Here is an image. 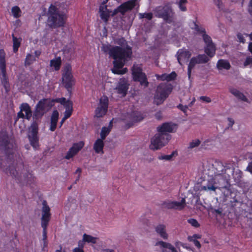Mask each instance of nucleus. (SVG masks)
I'll return each mask as SVG.
<instances>
[{
	"label": "nucleus",
	"mask_w": 252,
	"mask_h": 252,
	"mask_svg": "<svg viewBox=\"0 0 252 252\" xmlns=\"http://www.w3.org/2000/svg\"><path fill=\"white\" fill-rule=\"evenodd\" d=\"M61 64V59L60 57L57 58L55 60L50 61V65L53 66L56 70H58Z\"/></svg>",
	"instance_id": "473e14b6"
},
{
	"label": "nucleus",
	"mask_w": 252,
	"mask_h": 252,
	"mask_svg": "<svg viewBox=\"0 0 252 252\" xmlns=\"http://www.w3.org/2000/svg\"><path fill=\"white\" fill-rule=\"evenodd\" d=\"M156 245H159L162 248L168 249L170 250L172 252H177L176 249L171 244L168 243L163 241H159L157 243Z\"/></svg>",
	"instance_id": "7c9ffc66"
},
{
	"label": "nucleus",
	"mask_w": 252,
	"mask_h": 252,
	"mask_svg": "<svg viewBox=\"0 0 252 252\" xmlns=\"http://www.w3.org/2000/svg\"><path fill=\"white\" fill-rule=\"evenodd\" d=\"M177 107L180 109L181 111H183L184 113H185L188 108V107L187 106V105H183L182 104H180Z\"/></svg>",
	"instance_id": "13d9d810"
},
{
	"label": "nucleus",
	"mask_w": 252,
	"mask_h": 252,
	"mask_svg": "<svg viewBox=\"0 0 252 252\" xmlns=\"http://www.w3.org/2000/svg\"><path fill=\"white\" fill-rule=\"evenodd\" d=\"M176 129V125L171 123H165L157 127L158 132L160 133L169 134L168 132H173Z\"/></svg>",
	"instance_id": "2eb2a0df"
},
{
	"label": "nucleus",
	"mask_w": 252,
	"mask_h": 252,
	"mask_svg": "<svg viewBox=\"0 0 252 252\" xmlns=\"http://www.w3.org/2000/svg\"><path fill=\"white\" fill-rule=\"evenodd\" d=\"M25 118V115L23 114V111H20L17 113V119Z\"/></svg>",
	"instance_id": "e2e57ef3"
},
{
	"label": "nucleus",
	"mask_w": 252,
	"mask_h": 252,
	"mask_svg": "<svg viewBox=\"0 0 252 252\" xmlns=\"http://www.w3.org/2000/svg\"><path fill=\"white\" fill-rule=\"evenodd\" d=\"M131 117L132 121L134 122H139L143 119L142 114L139 112H133L131 114Z\"/></svg>",
	"instance_id": "f704fd0d"
},
{
	"label": "nucleus",
	"mask_w": 252,
	"mask_h": 252,
	"mask_svg": "<svg viewBox=\"0 0 252 252\" xmlns=\"http://www.w3.org/2000/svg\"><path fill=\"white\" fill-rule=\"evenodd\" d=\"M20 109L21 111L25 112V118L30 120L32 116V111L29 105L26 103H22L20 107Z\"/></svg>",
	"instance_id": "4be33fe9"
},
{
	"label": "nucleus",
	"mask_w": 252,
	"mask_h": 252,
	"mask_svg": "<svg viewBox=\"0 0 252 252\" xmlns=\"http://www.w3.org/2000/svg\"><path fill=\"white\" fill-rule=\"evenodd\" d=\"M248 10L251 15H252V0H251L249 3Z\"/></svg>",
	"instance_id": "0e129e2a"
},
{
	"label": "nucleus",
	"mask_w": 252,
	"mask_h": 252,
	"mask_svg": "<svg viewBox=\"0 0 252 252\" xmlns=\"http://www.w3.org/2000/svg\"><path fill=\"white\" fill-rule=\"evenodd\" d=\"M108 99L107 96L101 97L99 103L95 111V116L97 118L102 117L105 115L108 109Z\"/></svg>",
	"instance_id": "f8f14e48"
},
{
	"label": "nucleus",
	"mask_w": 252,
	"mask_h": 252,
	"mask_svg": "<svg viewBox=\"0 0 252 252\" xmlns=\"http://www.w3.org/2000/svg\"><path fill=\"white\" fill-rule=\"evenodd\" d=\"M137 0H130L121 4L117 8L115 9L112 15L114 16L120 12L122 15H124L126 12L131 10L136 5Z\"/></svg>",
	"instance_id": "9b49d317"
},
{
	"label": "nucleus",
	"mask_w": 252,
	"mask_h": 252,
	"mask_svg": "<svg viewBox=\"0 0 252 252\" xmlns=\"http://www.w3.org/2000/svg\"><path fill=\"white\" fill-rule=\"evenodd\" d=\"M154 12L157 17L162 18L168 23H171L173 22L175 13L171 6L169 4L156 8Z\"/></svg>",
	"instance_id": "423d86ee"
},
{
	"label": "nucleus",
	"mask_w": 252,
	"mask_h": 252,
	"mask_svg": "<svg viewBox=\"0 0 252 252\" xmlns=\"http://www.w3.org/2000/svg\"><path fill=\"white\" fill-rule=\"evenodd\" d=\"M84 146V143L80 142L74 144L73 146L69 149V151L67 153L65 158L66 159H69L73 157L77 152L80 151Z\"/></svg>",
	"instance_id": "dca6fc26"
},
{
	"label": "nucleus",
	"mask_w": 252,
	"mask_h": 252,
	"mask_svg": "<svg viewBox=\"0 0 252 252\" xmlns=\"http://www.w3.org/2000/svg\"><path fill=\"white\" fill-rule=\"evenodd\" d=\"M140 18H146L148 20H151L153 18V14L152 13H145L139 14Z\"/></svg>",
	"instance_id": "09e8293b"
},
{
	"label": "nucleus",
	"mask_w": 252,
	"mask_h": 252,
	"mask_svg": "<svg viewBox=\"0 0 252 252\" xmlns=\"http://www.w3.org/2000/svg\"><path fill=\"white\" fill-rule=\"evenodd\" d=\"M188 222L190 223L192 226L195 227H198L199 226V224L198 221L193 219H190L188 220Z\"/></svg>",
	"instance_id": "3c124183"
},
{
	"label": "nucleus",
	"mask_w": 252,
	"mask_h": 252,
	"mask_svg": "<svg viewBox=\"0 0 252 252\" xmlns=\"http://www.w3.org/2000/svg\"><path fill=\"white\" fill-rule=\"evenodd\" d=\"M13 39V49L14 53H16L18 51V48L20 46L22 39L21 38H17L14 34H12Z\"/></svg>",
	"instance_id": "c756f323"
},
{
	"label": "nucleus",
	"mask_w": 252,
	"mask_h": 252,
	"mask_svg": "<svg viewBox=\"0 0 252 252\" xmlns=\"http://www.w3.org/2000/svg\"><path fill=\"white\" fill-rule=\"evenodd\" d=\"M221 178L222 180L221 176H217V178L215 177V173L214 172V178L211 179L208 181V184L206 186H203L201 187L202 190H210L215 191L218 187L216 186V180H218ZM222 182L221 181V183Z\"/></svg>",
	"instance_id": "f3484780"
},
{
	"label": "nucleus",
	"mask_w": 252,
	"mask_h": 252,
	"mask_svg": "<svg viewBox=\"0 0 252 252\" xmlns=\"http://www.w3.org/2000/svg\"><path fill=\"white\" fill-rule=\"evenodd\" d=\"M156 231L164 239L168 238V235L166 232L165 226L164 225H158L156 227Z\"/></svg>",
	"instance_id": "b1692460"
},
{
	"label": "nucleus",
	"mask_w": 252,
	"mask_h": 252,
	"mask_svg": "<svg viewBox=\"0 0 252 252\" xmlns=\"http://www.w3.org/2000/svg\"><path fill=\"white\" fill-rule=\"evenodd\" d=\"M97 239V238L93 237L86 234H84L83 236V241L88 243L95 244L96 243Z\"/></svg>",
	"instance_id": "72a5a7b5"
},
{
	"label": "nucleus",
	"mask_w": 252,
	"mask_h": 252,
	"mask_svg": "<svg viewBox=\"0 0 252 252\" xmlns=\"http://www.w3.org/2000/svg\"><path fill=\"white\" fill-rule=\"evenodd\" d=\"M71 71V66L68 64H66L64 67L62 79L65 87L68 90H69L71 88L73 83V80L72 79L73 76L72 75Z\"/></svg>",
	"instance_id": "9d476101"
},
{
	"label": "nucleus",
	"mask_w": 252,
	"mask_h": 252,
	"mask_svg": "<svg viewBox=\"0 0 252 252\" xmlns=\"http://www.w3.org/2000/svg\"><path fill=\"white\" fill-rule=\"evenodd\" d=\"M237 37L239 39V41L240 42H242V43H244L245 41V40L244 39V36H243V35L241 34V33H238L237 34Z\"/></svg>",
	"instance_id": "bf43d9fd"
},
{
	"label": "nucleus",
	"mask_w": 252,
	"mask_h": 252,
	"mask_svg": "<svg viewBox=\"0 0 252 252\" xmlns=\"http://www.w3.org/2000/svg\"><path fill=\"white\" fill-rule=\"evenodd\" d=\"M128 88L127 84L124 81H122L118 84L116 89L117 90L118 94H121L122 96H124L126 94Z\"/></svg>",
	"instance_id": "412c9836"
},
{
	"label": "nucleus",
	"mask_w": 252,
	"mask_h": 252,
	"mask_svg": "<svg viewBox=\"0 0 252 252\" xmlns=\"http://www.w3.org/2000/svg\"><path fill=\"white\" fill-rule=\"evenodd\" d=\"M213 1L220 9H222V3L221 2V0H213Z\"/></svg>",
	"instance_id": "6e6d98bb"
},
{
	"label": "nucleus",
	"mask_w": 252,
	"mask_h": 252,
	"mask_svg": "<svg viewBox=\"0 0 252 252\" xmlns=\"http://www.w3.org/2000/svg\"><path fill=\"white\" fill-rule=\"evenodd\" d=\"M40 121H35L32 122L30 127L28 133V138L31 145L34 148L36 149L38 147L39 137L37 135L38 131V125Z\"/></svg>",
	"instance_id": "6e6552de"
},
{
	"label": "nucleus",
	"mask_w": 252,
	"mask_h": 252,
	"mask_svg": "<svg viewBox=\"0 0 252 252\" xmlns=\"http://www.w3.org/2000/svg\"><path fill=\"white\" fill-rule=\"evenodd\" d=\"M177 60L179 63L182 65V62L187 61L191 56V53L187 50L181 49L179 50L177 53Z\"/></svg>",
	"instance_id": "a211bd4d"
},
{
	"label": "nucleus",
	"mask_w": 252,
	"mask_h": 252,
	"mask_svg": "<svg viewBox=\"0 0 252 252\" xmlns=\"http://www.w3.org/2000/svg\"><path fill=\"white\" fill-rule=\"evenodd\" d=\"M173 209L182 210L186 206V200L184 198H182L180 202L173 201Z\"/></svg>",
	"instance_id": "2f4dec72"
},
{
	"label": "nucleus",
	"mask_w": 252,
	"mask_h": 252,
	"mask_svg": "<svg viewBox=\"0 0 252 252\" xmlns=\"http://www.w3.org/2000/svg\"><path fill=\"white\" fill-rule=\"evenodd\" d=\"M199 99L207 103H209L211 101V98L206 96H201L199 97Z\"/></svg>",
	"instance_id": "4d7b16f0"
},
{
	"label": "nucleus",
	"mask_w": 252,
	"mask_h": 252,
	"mask_svg": "<svg viewBox=\"0 0 252 252\" xmlns=\"http://www.w3.org/2000/svg\"><path fill=\"white\" fill-rule=\"evenodd\" d=\"M47 24L52 29L63 27L65 24V15L61 13L54 5H51L47 13Z\"/></svg>",
	"instance_id": "7ed1b4c3"
},
{
	"label": "nucleus",
	"mask_w": 252,
	"mask_h": 252,
	"mask_svg": "<svg viewBox=\"0 0 252 252\" xmlns=\"http://www.w3.org/2000/svg\"><path fill=\"white\" fill-rule=\"evenodd\" d=\"M102 51L104 53H108L110 56L115 60L113 61L114 67L112 69V72L115 74H123L127 70L126 68L123 70H120L124 65L127 59L130 58L132 54L131 49L126 45V47L115 46L103 45Z\"/></svg>",
	"instance_id": "f257e3e1"
},
{
	"label": "nucleus",
	"mask_w": 252,
	"mask_h": 252,
	"mask_svg": "<svg viewBox=\"0 0 252 252\" xmlns=\"http://www.w3.org/2000/svg\"><path fill=\"white\" fill-rule=\"evenodd\" d=\"M216 178L217 176L222 177V184L228 183L230 180L231 175L234 182L239 183L242 177V172L239 169L235 170L234 168L230 167L228 165L224 166L221 162H216L214 165Z\"/></svg>",
	"instance_id": "f03ea898"
},
{
	"label": "nucleus",
	"mask_w": 252,
	"mask_h": 252,
	"mask_svg": "<svg viewBox=\"0 0 252 252\" xmlns=\"http://www.w3.org/2000/svg\"><path fill=\"white\" fill-rule=\"evenodd\" d=\"M228 126L232 127L234 124V120L231 118H228Z\"/></svg>",
	"instance_id": "052dcab7"
},
{
	"label": "nucleus",
	"mask_w": 252,
	"mask_h": 252,
	"mask_svg": "<svg viewBox=\"0 0 252 252\" xmlns=\"http://www.w3.org/2000/svg\"><path fill=\"white\" fill-rule=\"evenodd\" d=\"M56 126H57L56 123H51V126H50V130L52 131H55V130L56 128Z\"/></svg>",
	"instance_id": "680f3d73"
},
{
	"label": "nucleus",
	"mask_w": 252,
	"mask_h": 252,
	"mask_svg": "<svg viewBox=\"0 0 252 252\" xmlns=\"http://www.w3.org/2000/svg\"><path fill=\"white\" fill-rule=\"evenodd\" d=\"M101 252H115V251L112 249H106L102 250Z\"/></svg>",
	"instance_id": "774afa93"
},
{
	"label": "nucleus",
	"mask_w": 252,
	"mask_h": 252,
	"mask_svg": "<svg viewBox=\"0 0 252 252\" xmlns=\"http://www.w3.org/2000/svg\"><path fill=\"white\" fill-rule=\"evenodd\" d=\"M158 79H160L162 81L166 80V74H163L161 75L158 76Z\"/></svg>",
	"instance_id": "69168bd1"
},
{
	"label": "nucleus",
	"mask_w": 252,
	"mask_h": 252,
	"mask_svg": "<svg viewBox=\"0 0 252 252\" xmlns=\"http://www.w3.org/2000/svg\"><path fill=\"white\" fill-rule=\"evenodd\" d=\"M0 75H1V82L5 88L6 92H8L9 90V84L8 82V80L6 75V68H0Z\"/></svg>",
	"instance_id": "6ab92c4d"
},
{
	"label": "nucleus",
	"mask_w": 252,
	"mask_h": 252,
	"mask_svg": "<svg viewBox=\"0 0 252 252\" xmlns=\"http://www.w3.org/2000/svg\"><path fill=\"white\" fill-rule=\"evenodd\" d=\"M170 85L162 83L157 89L154 97V103L157 105L161 104L172 91Z\"/></svg>",
	"instance_id": "39448f33"
},
{
	"label": "nucleus",
	"mask_w": 252,
	"mask_h": 252,
	"mask_svg": "<svg viewBox=\"0 0 252 252\" xmlns=\"http://www.w3.org/2000/svg\"><path fill=\"white\" fill-rule=\"evenodd\" d=\"M217 66L218 68L220 70L222 69L228 70L231 66L228 61L222 59L218 61Z\"/></svg>",
	"instance_id": "cd10ccee"
},
{
	"label": "nucleus",
	"mask_w": 252,
	"mask_h": 252,
	"mask_svg": "<svg viewBox=\"0 0 252 252\" xmlns=\"http://www.w3.org/2000/svg\"><path fill=\"white\" fill-rule=\"evenodd\" d=\"M73 252H84L81 248H75L73 250Z\"/></svg>",
	"instance_id": "338daca9"
},
{
	"label": "nucleus",
	"mask_w": 252,
	"mask_h": 252,
	"mask_svg": "<svg viewBox=\"0 0 252 252\" xmlns=\"http://www.w3.org/2000/svg\"><path fill=\"white\" fill-rule=\"evenodd\" d=\"M55 101L48 99L40 100L35 106L32 116L33 121H39V119L42 118L46 112L52 108Z\"/></svg>",
	"instance_id": "20e7f679"
},
{
	"label": "nucleus",
	"mask_w": 252,
	"mask_h": 252,
	"mask_svg": "<svg viewBox=\"0 0 252 252\" xmlns=\"http://www.w3.org/2000/svg\"><path fill=\"white\" fill-rule=\"evenodd\" d=\"M229 92L233 94L235 96L237 97L238 99H241L245 102H248V98L245 95L239 91L234 88H230L229 89Z\"/></svg>",
	"instance_id": "5701e85b"
},
{
	"label": "nucleus",
	"mask_w": 252,
	"mask_h": 252,
	"mask_svg": "<svg viewBox=\"0 0 252 252\" xmlns=\"http://www.w3.org/2000/svg\"><path fill=\"white\" fill-rule=\"evenodd\" d=\"M99 12L101 18L105 21H107L109 15V12L107 8V6L100 5L99 7Z\"/></svg>",
	"instance_id": "bb28decb"
},
{
	"label": "nucleus",
	"mask_w": 252,
	"mask_h": 252,
	"mask_svg": "<svg viewBox=\"0 0 252 252\" xmlns=\"http://www.w3.org/2000/svg\"><path fill=\"white\" fill-rule=\"evenodd\" d=\"M196 64H200L197 61L195 57H193L191 59L188 68V75L189 78H190L191 75V71L192 68Z\"/></svg>",
	"instance_id": "c85d7f7f"
},
{
	"label": "nucleus",
	"mask_w": 252,
	"mask_h": 252,
	"mask_svg": "<svg viewBox=\"0 0 252 252\" xmlns=\"http://www.w3.org/2000/svg\"><path fill=\"white\" fill-rule=\"evenodd\" d=\"M171 139L170 134L160 133L158 132L151 140L150 148L155 150L160 149L165 146Z\"/></svg>",
	"instance_id": "0eeeda50"
},
{
	"label": "nucleus",
	"mask_w": 252,
	"mask_h": 252,
	"mask_svg": "<svg viewBox=\"0 0 252 252\" xmlns=\"http://www.w3.org/2000/svg\"><path fill=\"white\" fill-rule=\"evenodd\" d=\"M203 38L204 41L206 43V45L213 43L211 38L209 36H208V35H207L206 34H204L203 35Z\"/></svg>",
	"instance_id": "603ef678"
},
{
	"label": "nucleus",
	"mask_w": 252,
	"mask_h": 252,
	"mask_svg": "<svg viewBox=\"0 0 252 252\" xmlns=\"http://www.w3.org/2000/svg\"><path fill=\"white\" fill-rule=\"evenodd\" d=\"M200 141L197 139L192 140L189 144V149H193L198 147L200 144Z\"/></svg>",
	"instance_id": "c03bdc74"
},
{
	"label": "nucleus",
	"mask_w": 252,
	"mask_h": 252,
	"mask_svg": "<svg viewBox=\"0 0 252 252\" xmlns=\"http://www.w3.org/2000/svg\"><path fill=\"white\" fill-rule=\"evenodd\" d=\"M188 239L190 242H193L194 245L198 248H200L201 247V244H200L199 242L196 239L193 238L192 237L189 236L188 237Z\"/></svg>",
	"instance_id": "8fccbe9b"
},
{
	"label": "nucleus",
	"mask_w": 252,
	"mask_h": 252,
	"mask_svg": "<svg viewBox=\"0 0 252 252\" xmlns=\"http://www.w3.org/2000/svg\"><path fill=\"white\" fill-rule=\"evenodd\" d=\"M11 146L12 145L8 141V138L4 137L0 144V150L3 151L4 154L7 155L11 153L10 150Z\"/></svg>",
	"instance_id": "aec40b11"
},
{
	"label": "nucleus",
	"mask_w": 252,
	"mask_h": 252,
	"mask_svg": "<svg viewBox=\"0 0 252 252\" xmlns=\"http://www.w3.org/2000/svg\"><path fill=\"white\" fill-rule=\"evenodd\" d=\"M59 118V112L57 110L53 111L51 118V123H57Z\"/></svg>",
	"instance_id": "a18cd8bd"
},
{
	"label": "nucleus",
	"mask_w": 252,
	"mask_h": 252,
	"mask_svg": "<svg viewBox=\"0 0 252 252\" xmlns=\"http://www.w3.org/2000/svg\"><path fill=\"white\" fill-rule=\"evenodd\" d=\"M173 201H167L165 202L163 205L166 208L173 209Z\"/></svg>",
	"instance_id": "864d4df0"
},
{
	"label": "nucleus",
	"mask_w": 252,
	"mask_h": 252,
	"mask_svg": "<svg viewBox=\"0 0 252 252\" xmlns=\"http://www.w3.org/2000/svg\"><path fill=\"white\" fill-rule=\"evenodd\" d=\"M249 158L252 160L249 163L248 165L246 168V171L249 172L252 174V154H251Z\"/></svg>",
	"instance_id": "5fc2aeb1"
},
{
	"label": "nucleus",
	"mask_w": 252,
	"mask_h": 252,
	"mask_svg": "<svg viewBox=\"0 0 252 252\" xmlns=\"http://www.w3.org/2000/svg\"><path fill=\"white\" fill-rule=\"evenodd\" d=\"M132 75L135 81H138L140 85L147 87L149 82L146 74L142 72L141 67L138 64H134L132 67Z\"/></svg>",
	"instance_id": "1a4fd4ad"
},
{
	"label": "nucleus",
	"mask_w": 252,
	"mask_h": 252,
	"mask_svg": "<svg viewBox=\"0 0 252 252\" xmlns=\"http://www.w3.org/2000/svg\"><path fill=\"white\" fill-rule=\"evenodd\" d=\"M41 223L48 224L51 218L50 209L47 205L46 201L42 202Z\"/></svg>",
	"instance_id": "4468645a"
},
{
	"label": "nucleus",
	"mask_w": 252,
	"mask_h": 252,
	"mask_svg": "<svg viewBox=\"0 0 252 252\" xmlns=\"http://www.w3.org/2000/svg\"><path fill=\"white\" fill-rule=\"evenodd\" d=\"M55 102L60 103L63 105L65 108L64 114L66 115V116H70L71 115L73 110V103L72 101L69 100H66L64 97L61 98H57L55 100Z\"/></svg>",
	"instance_id": "ddd939ff"
},
{
	"label": "nucleus",
	"mask_w": 252,
	"mask_h": 252,
	"mask_svg": "<svg viewBox=\"0 0 252 252\" xmlns=\"http://www.w3.org/2000/svg\"><path fill=\"white\" fill-rule=\"evenodd\" d=\"M195 58L200 64L205 63L208 62L209 59L205 54L199 55Z\"/></svg>",
	"instance_id": "c9c22d12"
},
{
	"label": "nucleus",
	"mask_w": 252,
	"mask_h": 252,
	"mask_svg": "<svg viewBox=\"0 0 252 252\" xmlns=\"http://www.w3.org/2000/svg\"><path fill=\"white\" fill-rule=\"evenodd\" d=\"M174 155H177V153L176 151L173 152L172 153L169 155H163L158 157V159L160 160H170L174 156Z\"/></svg>",
	"instance_id": "79ce46f5"
},
{
	"label": "nucleus",
	"mask_w": 252,
	"mask_h": 252,
	"mask_svg": "<svg viewBox=\"0 0 252 252\" xmlns=\"http://www.w3.org/2000/svg\"><path fill=\"white\" fill-rule=\"evenodd\" d=\"M102 139H98L95 142L94 145V149L96 153H103V148L104 147V143Z\"/></svg>",
	"instance_id": "393cba45"
},
{
	"label": "nucleus",
	"mask_w": 252,
	"mask_h": 252,
	"mask_svg": "<svg viewBox=\"0 0 252 252\" xmlns=\"http://www.w3.org/2000/svg\"><path fill=\"white\" fill-rule=\"evenodd\" d=\"M187 2V0H179V1L177 2L181 11H185L187 10V8L185 5Z\"/></svg>",
	"instance_id": "37998d69"
},
{
	"label": "nucleus",
	"mask_w": 252,
	"mask_h": 252,
	"mask_svg": "<svg viewBox=\"0 0 252 252\" xmlns=\"http://www.w3.org/2000/svg\"><path fill=\"white\" fill-rule=\"evenodd\" d=\"M48 225V224L41 223V226L43 228V240L44 241V243H46V240L47 238L46 228Z\"/></svg>",
	"instance_id": "49530a36"
},
{
	"label": "nucleus",
	"mask_w": 252,
	"mask_h": 252,
	"mask_svg": "<svg viewBox=\"0 0 252 252\" xmlns=\"http://www.w3.org/2000/svg\"><path fill=\"white\" fill-rule=\"evenodd\" d=\"M6 172L7 173H9L12 176L15 178H18L19 177L18 172L14 166H10L8 169H6Z\"/></svg>",
	"instance_id": "58836bf2"
},
{
	"label": "nucleus",
	"mask_w": 252,
	"mask_h": 252,
	"mask_svg": "<svg viewBox=\"0 0 252 252\" xmlns=\"http://www.w3.org/2000/svg\"><path fill=\"white\" fill-rule=\"evenodd\" d=\"M205 52L210 58L213 57L216 51V47L213 43L209 44L205 47Z\"/></svg>",
	"instance_id": "a878e982"
},
{
	"label": "nucleus",
	"mask_w": 252,
	"mask_h": 252,
	"mask_svg": "<svg viewBox=\"0 0 252 252\" xmlns=\"http://www.w3.org/2000/svg\"><path fill=\"white\" fill-rule=\"evenodd\" d=\"M110 132V128L103 127L100 132L101 139L104 140Z\"/></svg>",
	"instance_id": "4c0bfd02"
},
{
	"label": "nucleus",
	"mask_w": 252,
	"mask_h": 252,
	"mask_svg": "<svg viewBox=\"0 0 252 252\" xmlns=\"http://www.w3.org/2000/svg\"><path fill=\"white\" fill-rule=\"evenodd\" d=\"M176 77L177 74L175 71H173L170 74H166V81H170L174 80Z\"/></svg>",
	"instance_id": "de8ad7c7"
},
{
	"label": "nucleus",
	"mask_w": 252,
	"mask_h": 252,
	"mask_svg": "<svg viewBox=\"0 0 252 252\" xmlns=\"http://www.w3.org/2000/svg\"><path fill=\"white\" fill-rule=\"evenodd\" d=\"M5 67V54L4 51L0 50V68Z\"/></svg>",
	"instance_id": "a19ab883"
},
{
	"label": "nucleus",
	"mask_w": 252,
	"mask_h": 252,
	"mask_svg": "<svg viewBox=\"0 0 252 252\" xmlns=\"http://www.w3.org/2000/svg\"><path fill=\"white\" fill-rule=\"evenodd\" d=\"M11 12L15 18H18L21 15V11L20 8L17 6L13 7L11 9Z\"/></svg>",
	"instance_id": "ea45409f"
},
{
	"label": "nucleus",
	"mask_w": 252,
	"mask_h": 252,
	"mask_svg": "<svg viewBox=\"0 0 252 252\" xmlns=\"http://www.w3.org/2000/svg\"><path fill=\"white\" fill-rule=\"evenodd\" d=\"M35 61V57L31 54H28L27 55L26 58L25 59V64L26 66L30 65Z\"/></svg>",
	"instance_id": "e433bc0d"
}]
</instances>
